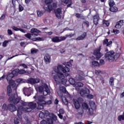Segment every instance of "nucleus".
Masks as SVG:
<instances>
[{
    "mask_svg": "<svg viewBox=\"0 0 124 124\" xmlns=\"http://www.w3.org/2000/svg\"><path fill=\"white\" fill-rule=\"evenodd\" d=\"M60 68H62V65H58L56 68L54 69L55 72L57 73V75H54L53 77V79L56 82L57 85H59L61 83V80L64 79V75L62 73L60 72Z\"/></svg>",
    "mask_w": 124,
    "mask_h": 124,
    "instance_id": "1",
    "label": "nucleus"
},
{
    "mask_svg": "<svg viewBox=\"0 0 124 124\" xmlns=\"http://www.w3.org/2000/svg\"><path fill=\"white\" fill-rule=\"evenodd\" d=\"M37 103L38 105L37 109H38V110H42L43 109H44V106H45L46 104H47L48 105L52 104V100H49L46 102L44 100L43 96H41L38 99Z\"/></svg>",
    "mask_w": 124,
    "mask_h": 124,
    "instance_id": "2",
    "label": "nucleus"
},
{
    "mask_svg": "<svg viewBox=\"0 0 124 124\" xmlns=\"http://www.w3.org/2000/svg\"><path fill=\"white\" fill-rule=\"evenodd\" d=\"M105 59L106 61H109V62H113L115 60V52L113 51H110L107 52L105 54Z\"/></svg>",
    "mask_w": 124,
    "mask_h": 124,
    "instance_id": "3",
    "label": "nucleus"
},
{
    "mask_svg": "<svg viewBox=\"0 0 124 124\" xmlns=\"http://www.w3.org/2000/svg\"><path fill=\"white\" fill-rule=\"evenodd\" d=\"M93 55L96 57V60H99L103 55L100 53V48H96L93 51Z\"/></svg>",
    "mask_w": 124,
    "mask_h": 124,
    "instance_id": "4",
    "label": "nucleus"
},
{
    "mask_svg": "<svg viewBox=\"0 0 124 124\" xmlns=\"http://www.w3.org/2000/svg\"><path fill=\"white\" fill-rule=\"evenodd\" d=\"M33 92V90L31 88H24L23 89V93L26 96H30L31 95V93H32Z\"/></svg>",
    "mask_w": 124,
    "mask_h": 124,
    "instance_id": "5",
    "label": "nucleus"
},
{
    "mask_svg": "<svg viewBox=\"0 0 124 124\" xmlns=\"http://www.w3.org/2000/svg\"><path fill=\"white\" fill-rule=\"evenodd\" d=\"M9 100L14 104H18L20 102V98H16L15 95H11L9 97Z\"/></svg>",
    "mask_w": 124,
    "mask_h": 124,
    "instance_id": "6",
    "label": "nucleus"
},
{
    "mask_svg": "<svg viewBox=\"0 0 124 124\" xmlns=\"http://www.w3.org/2000/svg\"><path fill=\"white\" fill-rule=\"evenodd\" d=\"M29 84H38L40 82V79L36 78H30L28 79Z\"/></svg>",
    "mask_w": 124,
    "mask_h": 124,
    "instance_id": "7",
    "label": "nucleus"
},
{
    "mask_svg": "<svg viewBox=\"0 0 124 124\" xmlns=\"http://www.w3.org/2000/svg\"><path fill=\"white\" fill-rule=\"evenodd\" d=\"M61 68L62 69V71L65 74V76H66V77H67V76H69V75H70L69 74H68V72L70 71L69 68L66 66L62 67V66L61 68H59V70L61 69Z\"/></svg>",
    "mask_w": 124,
    "mask_h": 124,
    "instance_id": "8",
    "label": "nucleus"
},
{
    "mask_svg": "<svg viewBox=\"0 0 124 124\" xmlns=\"http://www.w3.org/2000/svg\"><path fill=\"white\" fill-rule=\"evenodd\" d=\"M93 24L94 25H95V26H97L98 25V21H99V15L98 14H96L94 16H93Z\"/></svg>",
    "mask_w": 124,
    "mask_h": 124,
    "instance_id": "9",
    "label": "nucleus"
},
{
    "mask_svg": "<svg viewBox=\"0 0 124 124\" xmlns=\"http://www.w3.org/2000/svg\"><path fill=\"white\" fill-rule=\"evenodd\" d=\"M55 15H56V17L58 19H61L62 18V16H61L62 13V9L57 8V9L56 11H55Z\"/></svg>",
    "mask_w": 124,
    "mask_h": 124,
    "instance_id": "10",
    "label": "nucleus"
},
{
    "mask_svg": "<svg viewBox=\"0 0 124 124\" xmlns=\"http://www.w3.org/2000/svg\"><path fill=\"white\" fill-rule=\"evenodd\" d=\"M28 107L31 108L32 110L35 109V108L37 107V104H36V103H35L34 102H31L28 103Z\"/></svg>",
    "mask_w": 124,
    "mask_h": 124,
    "instance_id": "11",
    "label": "nucleus"
},
{
    "mask_svg": "<svg viewBox=\"0 0 124 124\" xmlns=\"http://www.w3.org/2000/svg\"><path fill=\"white\" fill-rule=\"evenodd\" d=\"M44 62L46 64L51 62V56L49 54H46L44 56Z\"/></svg>",
    "mask_w": 124,
    "mask_h": 124,
    "instance_id": "12",
    "label": "nucleus"
},
{
    "mask_svg": "<svg viewBox=\"0 0 124 124\" xmlns=\"http://www.w3.org/2000/svg\"><path fill=\"white\" fill-rule=\"evenodd\" d=\"M8 110L10 112H15L17 110V108L11 104L8 105Z\"/></svg>",
    "mask_w": 124,
    "mask_h": 124,
    "instance_id": "13",
    "label": "nucleus"
},
{
    "mask_svg": "<svg viewBox=\"0 0 124 124\" xmlns=\"http://www.w3.org/2000/svg\"><path fill=\"white\" fill-rule=\"evenodd\" d=\"M79 93L81 96H84L85 94H89L90 93V90L87 89H82L80 90Z\"/></svg>",
    "mask_w": 124,
    "mask_h": 124,
    "instance_id": "14",
    "label": "nucleus"
},
{
    "mask_svg": "<svg viewBox=\"0 0 124 124\" xmlns=\"http://www.w3.org/2000/svg\"><path fill=\"white\" fill-rule=\"evenodd\" d=\"M87 37V33L86 32H83L82 34L81 35L79 36L78 37H77L76 39V40L77 41H80V40H84L85 38Z\"/></svg>",
    "mask_w": 124,
    "mask_h": 124,
    "instance_id": "15",
    "label": "nucleus"
},
{
    "mask_svg": "<svg viewBox=\"0 0 124 124\" xmlns=\"http://www.w3.org/2000/svg\"><path fill=\"white\" fill-rule=\"evenodd\" d=\"M18 109H21L23 111H24V112H26V113H29L30 112H31V110H32L31 108H24L22 106H20L18 107Z\"/></svg>",
    "mask_w": 124,
    "mask_h": 124,
    "instance_id": "16",
    "label": "nucleus"
},
{
    "mask_svg": "<svg viewBox=\"0 0 124 124\" xmlns=\"http://www.w3.org/2000/svg\"><path fill=\"white\" fill-rule=\"evenodd\" d=\"M31 32L32 35H35V36H38V34H35V33H39V32H40V31H39V30H38L37 29L32 28L31 30Z\"/></svg>",
    "mask_w": 124,
    "mask_h": 124,
    "instance_id": "17",
    "label": "nucleus"
},
{
    "mask_svg": "<svg viewBox=\"0 0 124 124\" xmlns=\"http://www.w3.org/2000/svg\"><path fill=\"white\" fill-rule=\"evenodd\" d=\"M112 43H113L112 41H110L109 42V40L108 39H106L104 40L103 44L104 45H106V46L108 47H111L112 46Z\"/></svg>",
    "mask_w": 124,
    "mask_h": 124,
    "instance_id": "18",
    "label": "nucleus"
},
{
    "mask_svg": "<svg viewBox=\"0 0 124 124\" xmlns=\"http://www.w3.org/2000/svg\"><path fill=\"white\" fill-rule=\"evenodd\" d=\"M44 89H45V90H44L43 94L44 95L46 96V95H47L50 92V90L49 89V87L47 85L45 86Z\"/></svg>",
    "mask_w": 124,
    "mask_h": 124,
    "instance_id": "19",
    "label": "nucleus"
},
{
    "mask_svg": "<svg viewBox=\"0 0 124 124\" xmlns=\"http://www.w3.org/2000/svg\"><path fill=\"white\" fill-rule=\"evenodd\" d=\"M123 25H124V20H120L119 21L116 23L115 28H116V29H121Z\"/></svg>",
    "mask_w": 124,
    "mask_h": 124,
    "instance_id": "20",
    "label": "nucleus"
},
{
    "mask_svg": "<svg viewBox=\"0 0 124 124\" xmlns=\"http://www.w3.org/2000/svg\"><path fill=\"white\" fill-rule=\"evenodd\" d=\"M12 29H13V30H14V31H19L23 33H26V31H25V30H24L23 29H22L21 28H17V27L13 26L12 27Z\"/></svg>",
    "mask_w": 124,
    "mask_h": 124,
    "instance_id": "21",
    "label": "nucleus"
},
{
    "mask_svg": "<svg viewBox=\"0 0 124 124\" xmlns=\"http://www.w3.org/2000/svg\"><path fill=\"white\" fill-rule=\"evenodd\" d=\"M74 104L76 109H79L80 107H81L80 103L77 100H74Z\"/></svg>",
    "mask_w": 124,
    "mask_h": 124,
    "instance_id": "22",
    "label": "nucleus"
},
{
    "mask_svg": "<svg viewBox=\"0 0 124 124\" xmlns=\"http://www.w3.org/2000/svg\"><path fill=\"white\" fill-rule=\"evenodd\" d=\"M44 9L46 11H48V12H51L53 10V6L52 5H48L47 7H44Z\"/></svg>",
    "mask_w": 124,
    "mask_h": 124,
    "instance_id": "23",
    "label": "nucleus"
},
{
    "mask_svg": "<svg viewBox=\"0 0 124 124\" xmlns=\"http://www.w3.org/2000/svg\"><path fill=\"white\" fill-rule=\"evenodd\" d=\"M51 41L54 43H59L60 42V37L55 36L51 38Z\"/></svg>",
    "mask_w": 124,
    "mask_h": 124,
    "instance_id": "24",
    "label": "nucleus"
},
{
    "mask_svg": "<svg viewBox=\"0 0 124 124\" xmlns=\"http://www.w3.org/2000/svg\"><path fill=\"white\" fill-rule=\"evenodd\" d=\"M7 95L8 96H10L12 93V89H11V86L8 85L7 87Z\"/></svg>",
    "mask_w": 124,
    "mask_h": 124,
    "instance_id": "25",
    "label": "nucleus"
},
{
    "mask_svg": "<svg viewBox=\"0 0 124 124\" xmlns=\"http://www.w3.org/2000/svg\"><path fill=\"white\" fill-rule=\"evenodd\" d=\"M59 90H60V92H62V93H66L67 92V91H66V89L65 88V87L64 86H61L59 87Z\"/></svg>",
    "mask_w": 124,
    "mask_h": 124,
    "instance_id": "26",
    "label": "nucleus"
},
{
    "mask_svg": "<svg viewBox=\"0 0 124 124\" xmlns=\"http://www.w3.org/2000/svg\"><path fill=\"white\" fill-rule=\"evenodd\" d=\"M76 79L77 81H84L85 80V78L79 75L76 76Z\"/></svg>",
    "mask_w": 124,
    "mask_h": 124,
    "instance_id": "27",
    "label": "nucleus"
},
{
    "mask_svg": "<svg viewBox=\"0 0 124 124\" xmlns=\"http://www.w3.org/2000/svg\"><path fill=\"white\" fill-rule=\"evenodd\" d=\"M89 104L91 108H94V109H96V106H95V103L93 101H90Z\"/></svg>",
    "mask_w": 124,
    "mask_h": 124,
    "instance_id": "28",
    "label": "nucleus"
},
{
    "mask_svg": "<svg viewBox=\"0 0 124 124\" xmlns=\"http://www.w3.org/2000/svg\"><path fill=\"white\" fill-rule=\"evenodd\" d=\"M108 3L109 7H112L115 5V2H114V0H108Z\"/></svg>",
    "mask_w": 124,
    "mask_h": 124,
    "instance_id": "29",
    "label": "nucleus"
},
{
    "mask_svg": "<svg viewBox=\"0 0 124 124\" xmlns=\"http://www.w3.org/2000/svg\"><path fill=\"white\" fill-rule=\"evenodd\" d=\"M17 109H18L17 110V115L19 119H22V111H21L22 109L18 108H17Z\"/></svg>",
    "mask_w": 124,
    "mask_h": 124,
    "instance_id": "30",
    "label": "nucleus"
},
{
    "mask_svg": "<svg viewBox=\"0 0 124 124\" xmlns=\"http://www.w3.org/2000/svg\"><path fill=\"white\" fill-rule=\"evenodd\" d=\"M109 10L111 12H116V11H118V8L115 6L110 7L109 8Z\"/></svg>",
    "mask_w": 124,
    "mask_h": 124,
    "instance_id": "31",
    "label": "nucleus"
},
{
    "mask_svg": "<svg viewBox=\"0 0 124 124\" xmlns=\"http://www.w3.org/2000/svg\"><path fill=\"white\" fill-rule=\"evenodd\" d=\"M102 23L105 27H109L110 26V23L108 20H103Z\"/></svg>",
    "mask_w": 124,
    "mask_h": 124,
    "instance_id": "32",
    "label": "nucleus"
},
{
    "mask_svg": "<svg viewBox=\"0 0 124 124\" xmlns=\"http://www.w3.org/2000/svg\"><path fill=\"white\" fill-rule=\"evenodd\" d=\"M69 82L71 85H75L76 81L73 78H70L69 79Z\"/></svg>",
    "mask_w": 124,
    "mask_h": 124,
    "instance_id": "33",
    "label": "nucleus"
},
{
    "mask_svg": "<svg viewBox=\"0 0 124 124\" xmlns=\"http://www.w3.org/2000/svg\"><path fill=\"white\" fill-rule=\"evenodd\" d=\"M82 107L84 110H88L89 109V106L86 103L82 104Z\"/></svg>",
    "mask_w": 124,
    "mask_h": 124,
    "instance_id": "34",
    "label": "nucleus"
},
{
    "mask_svg": "<svg viewBox=\"0 0 124 124\" xmlns=\"http://www.w3.org/2000/svg\"><path fill=\"white\" fill-rule=\"evenodd\" d=\"M2 111H7L8 110V105H6V104H4L2 106Z\"/></svg>",
    "mask_w": 124,
    "mask_h": 124,
    "instance_id": "35",
    "label": "nucleus"
},
{
    "mask_svg": "<svg viewBox=\"0 0 124 124\" xmlns=\"http://www.w3.org/2000/svg\"><path fill=\"white\" fill-rule=\"evenodd\" d=\"M75 86L77 88H82V87H84V84L82 82H77Z\"/></svg>",
    "mask_w": 124,
    "mask_h": 124,
    "instance_id": "36",
    "label": "nucleus"
},
{
    "mask_svg": "<svg viewBox=\"0 0 124 124\" xmlns=\"http://www.w3.org/2000/svg\"><path fill=\"white\" fill-rule=\"evenodd\" d=\"M89 113L90 116H93V115H94V111H93V108H89Z\"/></svg>",
    "mask_w": 124,
    "mask_h": 124,
    "instance_id": "37",
    "label": "nucleus"
},
{
    "mask_svg": "<svg viewBox=\"0 0 124 124\" xmlns=\"http://www.w3.org/2000/svg\"><path fill=\"white\" fill-rule=\"evenodd\" d=\"M44 13H45V12H44V11H38L37 12L38 17H41V16H42L43 15V14H44Z\"/></svg>",
    "mask_w": 124,
    "mask_h": 124,
    "instance_id": "38",
    "label": "nucleus"
},
{
    "mask_svg": "<svg viewBox=\"0 0 124 124\" xmlns=\"http://www.w3.org/2000/svg\"><path fill=\"white\" fill-rule=\"evenodd\" d=\"M109 85L113 87L114 86V78L110 77L109 79Z\"/></svg>",
    "mask_w": 124,
    "mask_h": 124,
    "instance_id": "39",
    "label": "nucleus"
},
{
    "mask_svg": "<svg viewBox=\"0 0 124 124\" xmlns=\"http://www.w3.org/2000/svg\"><path fill=\"white\" fill-rule=\"evenodd\" d=\"M92 65L95 67V66H99V63L96 61H93L92 62Z\"/></svg>",
    "mask_w": 124,
    "mask_h": 124,
    "instance_id": "40",
    "label": "nucleus"
},
{
    "mask_svg": "<svg viewBox=\"0 0 124 124\" xmlns=\"http://www.w3.org/2000/svg\"><path fill=\"white\" fill-rule=\"evenodd\" d=\"M62 100L64 104H65V105H68V101L67 100V99H66L65 97H63Z\"/></svg>",
    "mask_w": 124,
    "mask_h": 124,
    "instance_id": "41",
    "label": "nucleus"
},
{
    "mask_svg": "<svg viewBox=\"0 0 124 124\" xmlns=\"http://www.w3.org/2000/svg\"><path fill=\"white\" fill-rule=\"evenodd\" d=\"M28 72L26 71L25 69H20L18 70L19 74H25V73H27Z\"/></svg>",
    "mask_w": 124,
    "mask_h": 124,
    "instance_id": "42",
    "label": "nucleus"
},
{
    "mask_svg": "<svg viewBox=\"0 0 124 124\" xmlns=\"http://www.w3.org/2000/svg\"><path fill=\"white\" fill-rule=\"evenodd\" d=\"M38 90L39 93H43V92H44V86L43 85L39 86L38 87Z\"/></svg>",
    "mask_w": 124,
    "mask_h": 124,
    "instance_id": "43",
    "label": "nucleus"
},
{
    "mask_svg": "<svg viewBox=\"0 0 124 124\" xmlns=\"http://www.w3.org/2000/svg\"><path fill=\"white\" fill-rule=\"evenodd\" d=\"M33 41H42V38H40L39 37L36 38H33L32 39Z\"/></svg>",
    "mask_w": 124,
    "mask_h": 124,
    "instance_id": "44",
    "label": "nucleus"
},
{
    "mask_svg": "<svg viewBox=\"0 0 124 124\" xmlns=\"http://www.w3.org/2000/svg\"><path fill=\"white\" fill-rule=\"evenodd\" d=\"M118 120L119 121V122H121L122 120V121H124V114L123 115H119L118 117Z\"/></svg>",
    "mask_w": 124,
    "mask_h": 124,
    "instance_id": "45",
    "label": "nucleus"
},
{
    "mask_svg": "<svg viewBox=\"0 0 124 124\" xmlns=\"http://www.w3.org/2000/svg\"><path fill=\"white\" fill-rule=\"evenodd\" d=\"M47 123L48 124H54V120L51 118H47Z\"/></svg>",
    "mask_w": 124,
    "mask_h": 124,
    "instance_id": "46",
    "label": "nucleus"
},
{
    "mask_svg": "<svg viewBox=\"0 0 124 124\" xmlns=\"http://www.w3.org/2000/svg\"><path fill=\"white\" fill-rule=\"evenodd\" d=\"M31 54H36L37 52H38L39 50L35 48H32L31 50Z\"/></svg>",
    "mask_w": 124,
    "mask_h": 124,
    "instance_id": "47",
    "label": "nucleus"
},
{
    "mask_svg": "<svg viewBox=\"0 0 124 124\" xmlns=\"http://www.w3.org/2000/svg\"><path fill=\"white\" fill-rule=\"evenodd\" d=\"M66 38V36L59 37V42H61V41H64Z\"/></svg>",
    "mask_w": 124,
    "mask_h": 124,
    "instance_id": "48",
    "label": "nucleus"
},
{
    "mask_svg": "<svg viewBox=\"0 0 124 124\" xmlns=\"http://www.w3.org/2000/svg\"><path fill=\"white\" fill-rule=\"evenodd\" d=\"M83 114H84V110H83L82 108H80L78 110V114L80 115V116H82V115H83Z\"/></svg>",
    "mask_w": 124,
    "mask_h": 124,
    "instance_id": "49",
    "label": "nucleus"
},
{
    "mask_svg": "<svg viewBox=\"0 0 124 124\" xmlns=\"http://www.w3.org/2000/svg\"><path fill=\"white\" fill-rule=\"evenodd\" d=\"M39 116L41 119H44V117H45V114H44V113L41 112H40Z\"/></svg>",
    "mask_w": 124,
    "mask_h": 124,
    "instance_id": "50",
    "label": "nucleus"
},
{
    "mask_svg": "<svg viewBox=\"0 0 124 124\" xmlns=\"http://www.w3.org/2000/svg\"><path fill=\"white\" fill-rule=\"evenodd\" d=\"M25 37H27V38H28V39H31V34L28 33L26 34H25Z\"/></svg>",
    "mask_w": 124,
    "mask_h": 124,
    "instance_id": "51",
    "label": "nucleus"
},
{
    "mask_svg": "<svg viewBox=\"0 0 124 124\" xmlns=\"http://www.w3.org/2000/svg\"><path fill=\"white\" fill-rule=\"evenodd\" d=\"M72 62H73V60H71L69 62H67V65H68V66H72Z\"/></svg>",
    "mask_w": 124,
    "mask_h": 124,
    "instance_id": "52",
    "label": "nucleus"
},
{
    "mask_svg": "<svg viewBox=\"0 0 124 124\" xmlns=\"http://www.w3.org/2000/svg\"><path fill=\"white\" fill-rule=\"evenodd\" d=\"M112 32L113 33H114L115 34H119V33H120V31L118 30H112Z\"/></svg>",
    "mask_w": 124,
    "mask_h": 124,
    "instance_id": "53",
    "label": "nucleus"
},
{
    "mask_svg": "<svg viewBox=\"0 0 124 124\" xmlns=\"http://www.w3.org/2000/svg\"><path fill=\"white\" fill-rule=\"evenodd\" d=\"M87 97L89 99H93V95L88 94V95H87Z\"/></svg>",
    "mask_w": 124,
    "mask_h": 124,
    "instance_id": "54",
    "label": "nucleus"
},
{
    "mask_svg": "<svg viewBox=\"0 0 124 124\" xmlns=\"http://www.w3.org/2000/svg\"><path fill=\"white\" fill-rule=\"evenodd\" d=\"M53 2V0H45V3L46 4H50Z\"/></svg>",
    "mask_w": 124,
    "mask_h": 124,
    "instance_id": "55",
    "label": "nucleus"
},
{
    "mask_svg": "<svg viewBox=\"0 0 124 124\" xmlns=\"http://www.w3.org/2000/svg\"><path fill=\"white\" fill-rule=\"evenodd\" d=\"M6 16V14H3L1 17H0V20L1 21H2V20L4 19L5 18V16Z\"/></svg>",
    "mask_w": 124,
    "mask_h": 124,
    "instance_id": "56",
    "label": "nucleus"
},
{
    "mask_svg": "<svg viewBox=\"0 0 124 124\" xmlns=\"http://www.w3.org/2000/svg\"><path fill=\"white\" fill-rule=\"evenodd\" d=\"M100 81H101L103 85V84H104V83H105V80H104V78H103V77H102V76H100Z\"/></svg>",
    "mask_w": 124,
    "mask_h": 124,
    "instance_id": "57",
    "label": "nucleus"
},
{
    "mask_svg": "<svg viewBox=\"0 0 124 124\" xmlns=\"http://www.w3.org/2000/svg\"><path fill=\"white\" fill-rule=\"evenodd\" d=\"M61 80H62V84L64 86H65L66 85V82H67V80L66 79H64V78Z\"/></svg>",
    "mask_w": 124,
    "mask_h": 124,
    "instance_id": "58",
    "label": "nucleus"
},
{
    "mask_svg": "<svg viewBox=\"0 0 124 124\" xmlns=\"http://www.w3.org/2000/svg\"><path fill=\"white\" fill-rule=\"evenodd\" d=\"M74 35H75V33H74V34H66V37L67 38V37H70L71 38V37H73V36H74Z\"/></svg>",
    "mask_w": 124,
    "mask_h": 124,
    "instance_id": "59",
    "label": "nucleus"
},
{
    "mask_svg": "<svg viewBox=\"0 0 124 124\" xmlns=\"http://www.w3.org/2000/svg\"><path fill=\"white\" fill-rule=\"evenodd\" d=\"M19 66H23L24 68L27 69L28 68V66L25 63H21L19 65Z\"/></svg>",
    "mask_w": 124,
    "mask_h": 124,
    "instance_id": "60",
    "label": "nucleus"
},
{
    "mask_svg": "<svg viewBox=\"0 0 124 124\" xmlns=\"http://www.w3.org/2000/svg\"><path fill=\"white\" fill-rule=\"evenodd\" d=\"M24 10V7L21 5H19V12H22V11H23Z\"/></svg>",
    "mask_w": 124,
    "mask_h": 124,
    "instance_id": "61",
    "label": "nucleus"
},
{
    "mask_svg": "<svg viewBox=\"0 0 124 124\" xmlns=\"http://www.w3.org/2000/svg\"><path fill=\"white\" fill-rule=\"evenodd\" d=\"M59 114H64V109L63 108H60L59 109Z\"/></svg>",
    "mask_w": 124,
    "mask_h": 124,
    "instance_id": "62",
    "label": "nucleus"
},
{
    "mask_svg": "<svg viewBox=\"0 0 124 124\" xmlns=\"http://www.w3.org/2000/svg\"><path fill=\"white\" fill-rule=\"evenodd\" d=\"M9 41H5L3 43V47H6L7 45V43H8Z\"/></svg>",
    "mask_w": 124,
    "mask_h": 124,
    "instance_id": "63",
    "label": "nucleus"
},
{
    "mask_svg": "<svg viewBox=\"0 0 124 124\" xmlns=\"http://www.w3.org/2000/svg\"><path fill=\"white\" fill-rule=\"evenodd\" d=\"M78 101L79 103L80 102V103H82V102H83V101H84V100L81 97H78Z\"/></svg>",
    "mask_w": 124,
    "mask_h": 124,
    "instance_id": "64",
    "label": "nucleus"
}]
</instances>
